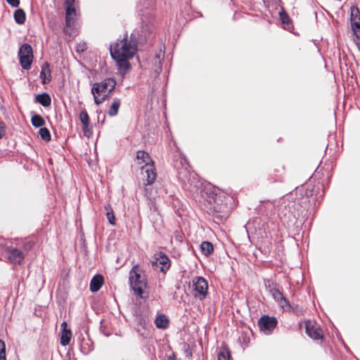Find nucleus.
Returning <instances> with one entry per match:
<instances>
[{
    "instance_id": "nucleus-12",
    "label": "nucleus",
    "mask_w": 360,
    "mask_h": 360,
    "mask_svg": "<svg viewBox=\"0 0 360 360\" xmlns=\"http://www.w3.org/2000/svg\"><path fill=\"white\" fill-rule=\"evenodd\" d=\"M6 252L8 259L14 264H20L25 258L23 252L13 247H7Z\"/></svg>"
},
{
    "instance_id": "nucleus-39",
    "label": "nucleus",
    "mask_w": 360,
    "mask_h": 360,
    "mask_svg": "<svg viewBox=\"0 0 360 360\" xmlns=\"http://www.w3.org/2000/svg\"><path fill=\"white\" fill-rule=\"evenodd\" d=\"M86 49V44H79L77 46V51H78V52L84 51Z\"/></svg>"
},
{
    "instance_id": "nucleus-40",
    "label": "nucleus",
    "mask_w": 360,
    "mask_h": 360,
    "mask_svg": "<svg viewBox=\"0 0 360 360\" xmlns=\"http://www.w3.org/2000/svg\"><path fill=\"white\" fill-rule=\"evenodd\" d=\"M356 37V40H355V43L358 47V49L359 51H360V37H357V36H355Z\"/></svg>"
},
{
    "instance_id": "nucleus-34",
    "label": "nucleus",
    "mask_w": 360,
    "mask_h": 360,
    "mask_svg": "<svg viewBox=\"0 0 360 360\" xmlns=\"http://www.w3.org/2000/svg\"><path fill=\"white\" fill-rule=\"evenodd\" d=\"M6 1L12 7H18L20 4V0H6Z\"/></svg>"
},
{
    "instance_id": "nucleus-7",
    "label": "nucleus",
    "mask_w": 360,
    "mask_h": 360,
    "mask_svg": "<svg viewBox=\"0 0 360 360\" xmlns=\"http://www.w3.org/2000/svg\"><path fill=\"white\" fill-rule=\"evenodd\" d=\"M19 59L22 68L29 70L33 59L32 48L28 44H22L19 49Z\"/></svg>"
},
{
    "instance_id": "nucleus-30",
    "label": "nucleus",
    "mask_w": 360,
    "mask_h": 360,
    "mask_svg": "<svg viewBox=\"0 0 360 360\" xmlns=\"http://www.w3.org/2000/svg\"><path fill=\"white\" fill-rule=\"evenodd\" d=\"M230 352L226 348L220 349L218 353V360H229Z\"/></svg>"
},
{
    "instance_id": "nucleus-42",
    "label": "nucleus",
    "mask_w": 360,
    "mask_h": 360,
    "mask_svg": "<svg viewBox=\"0 0 360 360\" xmlns=\"http://www.w3.org/2000/svg\"><path fill=\"white\" fill-rule=\"evenodd\" d=\"M167 360H176L174 356H169Z\"/></svg>"
},
{
    "instance_id": "nucleus-38",
    "label": "nucleus",
    "mask_w": 360,
    "mask_h": 360,
    "mask_svg": "<svg viewBox=\"0 0 360 360\" xmlns=\"http://www.w3.org/2000/svg\"><path fill=\"white\" fill-rule=\"evenodd\" d=\"M184 353L186 357L191 358L192 356V352L188 345H187L186 348L185 349Z\"/></svg>"
},
{
    "instance_id": "nucleus-33",
    "label": "nucleus",
    "mask_w": 360,
    "mask_h": 360,
    "mask_svg": "<svg viewBox=\"0 0 360 360\" xmlns=\"http://www.w3.org/2000/svg\"><path fill=\"white\" fill-rule=\"evenodd\" d=\"M0 359H6V345L2 340H0Z\"/></svg>"
},
{
    "instance_id": "nucleus-31",
    "label": "nucleus",
    "mask_w": 360,
    "mask_h": 360,
    "mask_svg": "<svg viewBox=\"0 0 360 360\" xmlns=\"http://www.w3.org/2000/svg\"><path fill=\"white\" fill-rule=\"evenodd\" d=\"M100 330L105 336H109L111 334L108 328V322L104 320H102L100 323Z\"/></svg>"
},
{
    "instance_id": "nucleus-14",
    "label": "nucleus",
    "mask_w": 360,
    "mask_h": 360,
    "mask_svg": "<svg viewBox=\"0 0 360 360\" xmlns=\"http://www.w3.org/2000/svg\"><path fill=\"white\" fill-rule=\"evenodd\" d=\"M153 30L154 26L150 21H149L148 23H146L143 20L141 30L138 31V34L141 38L147 40L153 34Z\"/></svg>"
},
{
    "instance_id": "nucleus-24",
    "label": "nucleus",
    "mask_w": 360,
    "mask_h": 360,
    "mask_svg": "<svg viewBox=\"0 0 360 360\" xmlns=\"http://www.w3.org/2000/svg\"><path fill=\"white\" fill-rule=\"evenodd\" d=\"M26 15L25 11L21 9H17L14 13V19L17 24L22 25L25 21Z\"/></svg>"
},
{
    "instance_id": "nucleus-21",
    "label": "nucleus",
    "mask_w": 360,
    "mask_h": 360,
    "mask_svg": "<svg viewBox=\"0 0 360 360\" xmlns=\"http://www.w3.org/2000/svg\"><path fill=\"white\" fill-rule=\"evenodd\" d=\"M136 158L139 164L144 163V165H146L154 163L149 154L142 150H139L136 153Z\"/></svg>"
},
{
    "instance_id": "nucleus-13",
    "label": "nucleus",
    "mask_w": 360,
    "mask_h": 360,
    "mask_svg": "<svg viewBox=\"0 0 360 360\" xmlns=\"http://www.w3.org/2000/svg\"><path fill=\"white\" fill-rule=\"evenodd\" d=\"M170 259L169 257L164 254L162 252H159L155 254V262H153V264L157 266H160V270L162 272H165L170 268Z\"/></svg>"
},
{
    "instance_id": "nucleus-29",
    "label": "nucleus",
    "mask_w": 360,
    "mask_h": 360,
    "mask_svg": "<svg viewBox=\"0 0 360 360\" xmlns=\"http://www.w3.org/2000/svg\"><path fill=\"white\" fill-rule=\"evenodd\" d=\"M39 134L40 137L46 141H49L51 140V134L46 127L41 128L39 131Z\"/></svg>"
},
{
    "instance_id": "nucleus-25",
    "label": "nucleus",
    "mask_w": 360,
    "mask_h": 360,
    "mask_svg": "<svg viewBox=\"0 0 360 360\" xmlns=\"http://www.w3.org/2000/svg\"><path fill=\"white\" fill-rule=\"evenodd\" d=\"M200 249L202 253L205 256L211 255V253L214 251L213 245L209 241H203L200 245Z\"/></svg>"
},
{
    "instance_id": "nucleus-3",
    "label": "nucleus",
    "mask_w": 360,
    "mask_h": 360,
    "mask_svg": "<svg viewBox=\"0 0 360 360\" xmlns=\"http://www.w3.org/2000/svg\"><path fill=\"white\" fill-rule=\"evenodd\" d=\"M116 81L113 78H105L101 82H96L91 88V94L94 96V103L100 105L103 103L110 92H112L116 86Z\"/></svg>"
},
{
    "instance_id": "nucleus-16",
    "label": "nucleus",
    "mask_w": 360,
    "mask_h": 360,
    "mask_svg": "<svg viewBox=\"0 0 360 360\" xmlns=\"http://www.w3.org/2000/svg\"><path fill=\"white\" fill-rule=\"evenodd\" d=\"M117 62L118 70L120 73L123 76L130 69V64L128 62L129 58H113Z\"/></svg>"
},
{
    "instance_id": "nucleus-35",
    "label": "nucleus",
    "mask_w": 360,
    "mask_h": 360,
    "mask_svg": "<svg viewBox=\"0 0 360 360\" xmlns=\"http://www.w3.org/2000/svg\"><path fill=\"white\" fill-rule=\"evenodd\" d=\"M280 17L283 23H288V16L285 13L281 12L280 13Z\"/></svg>"
},
{
    "instance_id": "nucleus-32",
    "label": "nucleus",
    "mask_w": 360,
    "mask_h": 360,
    "mask_svg": "<svg viewBox=\"0 0 360 360\" xmlns=\"http://www.w3.org/2000/svg\"><path fill=\"white\" fill-rule=\"evenodd\" d=\"M155 66L154 71L158 75L162 71V64L160 60V55H157L155 58Z\"/></svg>"
},
{
    "instance_id": "nucleus-20",
    "label": "nucleus",
    "mask_w": 360,
    "mask_h": 360,
    "mask_svg": "<svg viewBox=\"0 0 360 360\" xmlns=\"http://www.w3.org/2000/svg\"><path fill=\"white\" fill-rule=\"evenodd\" d=\"M35 101L39 103L44 107H47L51 105V99L50 96L47 93H43L41 94H38L35 97Z\"/></svg>"
},
{
    "instance_id": "nucleus-8",
    "label": "nucleus",
    "mask_w": 360,
    "mask_h": 360,
    "mask_svg": "<svg viewBox=\"0 0 360 360\" xmlns=\"http://www.w3.org/2000/svg\"><path fill=\"white\" fill-rule=\"evenodd\" d=\"M269 287V292L274 300L284 311H290L292 307L290 302L283 296V293L276 287Z\"/></svg>"
},
{
    "instance_id": "nucleus-17",
    "label": "nucleus",
    "mask_w": 360,
    "mask_h": 360,
    "mask_svg": "<svg viewBox=\"0 0 360 360\" xmlns=\"http://www.w3.org/2000/svg\"><path fill=\"white\" fill-rule=\"evenodd\" d=\"M103 277L101 275L97 274L94 276L90 282V290L91 292L99 290L103 283Z\"/></svg>"
},
{
    "instance_id": "nucleus-43",
    "label": "nucleus",
    "mask_w": 360,
    "mask_h": 360,
    "mask_svg": "<svg viewBox=\"0 0 360 360\" xmlns=\"http://www.w3.org/2000/svg\"><path fill=\"white\" fill-rule=\"evenodd\" d=\"M0 360H6V359H0Z\"/></svg>"
},
{
    "instance_id": "nucleus-23",
    "label": "nucleus",
    "mask_w": 360,
    "mask_h": 360,
    "mask_svg": "<svg viewBox=\"0 0 360 360\" xmlns=\"http://www.w3.org/2000/svg\"><path fill=\"white\" fill-rule=\"evenodd\" d=\"M72 337V333L70 329L63 330L60 336V344L63 346H66L70 343Z\"/></svg>"
},
{
    "instance_id": "nucleus-27",
    "label": "nucleus",
    "mask_w": 360,
    "mask_h": 360,
    "mask_svg": "<svg viewBox=\"0 0 360 360\" xmlns=\"http://www.w3.org/2000/svg\"><path fill=\"white\" fill-rule=\"evenodd\" d=\"M31 123L35 127H41L45 124V120L41 115L34 114L31 117Z\"/></svg>"
},
{
    "instance_id": "nucleus-6",
    "label": "nucleus",
    "mask_w": 360,
    "mask_h": 360,
    "mask_svg": "<svg viewBox=\"0 0 360 360\" xmlns=\"http://www.w3.org/2000/svg\"><path fill=\"white\" fill-rule=\"evenodd\" d=\"M278 324L277 319L268 315L262 316L257 321V326L264 334L271 335Z\"/></svg>"
},
{
    "instance_id": "nucleus-19",
    "label": "nucleus",
    "mask_w": 360,
    "mask_h": 360,
    "mask_svg": "<svg viewBox=\"0 0 360 360\" xmlns=\"http://www.w3.org/2000/svg\"><path fill=\"white\" fill-rule=\"evenodd\" d=\"M155 324L158 328L165 329L169 326V319L166 315L160 314L156 317Z\"/></svg>"
},
{
    "instance_id": "nucleus-9",
    "label": "nucleus",
    "mask_w": 360,
    "mask_h": 360,
    "mask_svg": "<svg viewBox=\"0 0 360 360\" xmlns=\"http://www.w3.org/2000/svg\"><path fill=\"white\" fill-rule=\"evenodd\" d=\"M75 0H65V25L67 27H72L77 15L75 6Z\"/></svg>"
},
{
    "instance_id": "nucleus-4",
    "label": "nucleus",
    "mask_w": 360,
    "mask_h": 360,
    "mask_svg": "<svg viewBox=\"0 0 360 360\" xmlns=\"http://www.w3.org/2000/svg\"><path fill=\"white\" fill-rule=\"evenodd\" d=\"M130 285L134 293L142 297L143 289L146 285L145 276L141 274L137 266H134L129 272Z\"/></svg>"
},
{
    "instance_id": "nucleus-5",
    "label": "nucleus",
    "mask_w": 360,
    "mask_h": 360,
    "mask_svg": "<svg viewBox=\"0 0 360 360\" xmlns=\"http://www.w3.org/2000/svg\"><path fill=\"white\" fill-rule=\"evenodd\" d=\"M193 296L200 300H203L207 295L208 283L202 276H197L193 280Z\"/></svg>"
},
{
    "instance_id": "nucleus-11",
    "label": "nucleus",
    "mask_w": 360,
    "mask_h": 360,
    "mask_svg": "<svg viewBox=\"0 0 360 360\" xmlns=\"http://www.w3.org/2000/svg\"><path fill=\"white\" fill-rule=\"evenodd\" d=\"M305 330L307 334L312 339L321 340L323 337L322 330L319 326L310 321L306 322Z\"/></svg>"
},
{
    "instance_id": "nucleus-1",
    "label": "nucleus",
    "mask_w": 360,
    "mask_h": 360,
    "mask_svg": "<svg viewBox=\"0 0 360 360\" xmlns=\"http://www.w3.org/2000/svg\"><path fill=\"white\" fill-rule=\"evenodd\" d=\"M137 51V39L132 33L129 38L125 34L122 38L117 39L110 45V52L112 58H131Z\"/></svg>"
},
{
    "instance_id": "nucleus-2",
    "label": "nucleus",
    "mask_w": 360,
    "mask_h": 360,
    "mask_svg": "<svg viewBox=\"0 0 360 360\" xmlns=\"http://www.w3.org/2000/svg\"><path fill=\"white\" fill-rule=\"evenodd\" d=\"M141 173L142 176V181L145 186H150L153 184L156 178L157 173L153 164H146L141 167ZM144 195L149 200V206L150 210H156L155 205V195L153 194V191L149 187H146L144 191Z\"/></svg>"
},
{
    "instance_id": "nucleus-41",
    "label": "nucleus",
    "mask_w": 360,
    "mask_h": 360,
    "mask_svg": "<svg viewBox=\"0 0 360 360\" xmlns=\"http://www.w3.org/2000/svg\"><path fill=\"white\" fill-rule=\"evenodd\" d=\"M66 327H67V323H66V322H65V321H64V322H63V323H61L62 330H65V329H67V328H66Z\"/></svg>"
},
{
    "instance_id": "nucleus-26",
    "label": "nucleus",
    "mask_w": 360,
    "mask_h": 360,
    "mask_svg": "<svg viewBox=\"0 0 360 360\" xmlns=\"http://www.w3.org/2000/svg\"><path fill=\"white\" fill-rule=\"evenodd\" d=\"M120 104V100L119 98H115L109 108L108 115L111 117L115 116L118 112Z\"/></svg>"
},
{
    "instance_id": "nucleus-22",
    "label": "nucleus",
    "mask_w": 360,
    "mask_h": 360,
    "mask_svg": "<svg viewBox=\"0 0 360 360\" xmlns=\"http://www.w3.org/2000/svg\"><path fill=\"white\" fill-rule=\"evenodd\" d=\"M179 179L184 182L186 186H187V184H190V186H188V188L191 190V191H193L194 188H198L200 184L199 181H195V178L194 176H193V180L191 181L190 179H187L186 176H182L181 174L179 173Z\"/></svg>"
},
{
    "instance_id": "nucleus-18",
    "label": "nucleus",
    "mask_w": 360,
    "mask_h": 360,
    "mask_svg": "<svg viewBox=\"0 0 360 360\" xmlns=\"http://www.w3.org/2000/svg\"><path fill=\"white\" fill-rule=\"evenodd\" d=\"M79 120L82 124V129L84 131V134L85 136H89L88 132L89 131V117L87 112L84 110L79 114Z\"/></svg>"
},
{
    "instance_id": "nucleus-36",
    "label": "nucleus",
    "mask_w": 360,
    "mask_h": 360,
    "mask_svg": "<svg viewBox=\"0 0 360 360\" xmlns=\"http://www.w3.org/2000/svg\"><path fill=\"white\" fill-rule=\"evenodd\" d=\"M5 132V126L2 122H0V139L4 136Z\"/></svg>"
},
{
    "instance_id": "nucleus-28",
    "label": "nucleus",
    "mask_w": 360,
    "mask_h": 360,
    "mask_svg": "<svg viewBox=\"0 0 360 360\" xmlns=\"http://www.w3.org/2000/svg\"><path fill=\"white\" fill-rule=\"evenodd\" d=\"M105 210H106V217L110 224L115 225V218L114 216L113 210L111 207L110 205L108 204L105 205Z\"/></svg>"
},
{
    "instance_id": "nucleus-10",
    "label": "nucleus",
    "mask_w": 360,
    "mask_h": 360,
    "mask_svg": "<svg viewBox=\"0 0 360 360\" xmlns=\"http://www.w3.org/2000/svg\"><path fill=\"white\" fill-rule=\"evenodd\" d=\"M351 11V25L352 29L355 36L360 37V11L356 6H352Z\"/></svg>"
},
{
    "instance_id": "nucleus-37",
    "label": "nucleus",
    "mask_w": 360,
    "mask_h": 360,
    "mask_svg": "<svg viewBox=\"0 0 360 360\" xmlns=\"http://www.w3.org/2000/svg\"><path fill=\"white\" fill-rule=\"evenodd\" d=\"M290 202H286L285 200H283L281 205V207H284L285 209L287 208V207H288L289 210H288V212H290Z\"/></svg>"
},
{
    "instance_id": "nucleus-15",
    "label": "nucleus",
    "mask_w": 360,
    "mask_h": 360,
    "mask_svg": "<svg viewBox=\"0 0 360 360\" xmlns=\"http://www.w3.org/2000/svg\"><path fill=\"white\" fill-rule=\"evenodd\" d=\"M43 84L49 83L51 80V70L50 69L49 63H45L42 67L39 75Z\"/></svg>"
}]
</instances>
